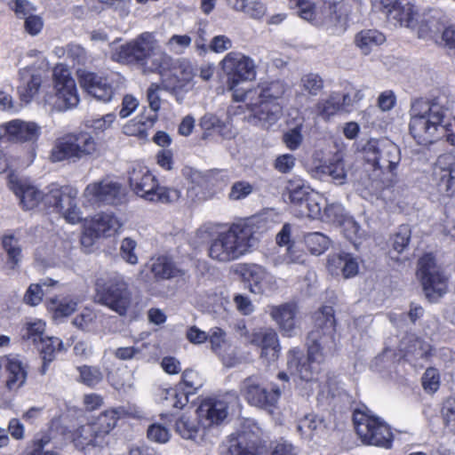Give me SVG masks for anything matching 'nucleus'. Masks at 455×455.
<instances>
[{
  "instance_id": "nucleus-1",
  "label": "nucleus",
  "mask_w": 455,
  "mask_h": 455,
  "mask_svg": "<svg viewBox=\"0 0 455 455\" xmlns=\"http://www.w3.org/2000/svg\"><path fill=\"white\" fill-rule=\"evenodd\" d=\"M335 332L334 309L324 306L315 314V328L307 337V356L299 347L288 351L287 369L290 374L306 382L315 379L321 364L336 350Z\"/></svg>"
},
{
  "instance_id": "nucleus-2",
  "label": "nucleus",
  "mask_w": 455,
  "mask_h": 455,
  "mask_svg": "<svg viewBox=\"0 0 455 455\" xmlns=\"http://www.w3.org/2000/svg\"><path fill=\"white\" fill-rule=\"evenodd\" d=\"M288 91L289 85L284 81H265L255 88L235 91V101L245 102L251 124L268 130L283 116L282 99Z\"/></svg>"
},
{
  "instance_id": "nucleus-3",
  "label": "nucleus",
  "mask_w": 455,
  "mask_h": 455,
  "mask_svg": "<svg viewBox=\"0 0 455 455\" xmlns=\"http://www.w3.org/2000/svg\"><path fill=\"white\" fill-rule=\"evenodd\" d=\"M257 227L252 219L242 220L220 232L210 243L208 253L211 259L228 263L250 253L257 245Z\"/></svg>"
},
{
  "instance_id": "nucleus-4",
  "label": "nucleus",
  "mask_w": 455,
  "mask_h": 455,
  "mask_svg": "<svg viewBox=\"0 0 455 455\" xmlns=\"http://www.w3.org/2000/svg\"><path fill=\"white\" fill-rule=\"evenodd\" d=\"M114 59L122 63L139 64L150 72H158L161 75L171 61V58L149 32H144L122 44L114 53Z\"/></svg>"
},
{
  "instance_id": "nucleus-5",
  "label": "nucleus",
  "mask_w": 455,
  "mask_h": 455,
  "mask_svg": "<svg viewBox=\"0 0 455 455\" xmlns=\"http://www.w3.org/2000/svg\"><path fill=\"white\" fill-rule=\"evenodd\" d=\"M122 408L107 410L100 413L95 420L79 427L74 433V443L79 449L86 447H104L108 443V435L115 428Z\"/></svg>"
},
{
  "instance_id": "nucleus-6",
  "label": "nucleus",
  "mask_w": 455,
  "mask_h": 455,
  "mask_svg": "<svg viewBox=\"0 0 455 455\" xmlns=\"http://www.w3.org/2000/svg\"><path fill=\"white\" fill-rule=\"evenodd\" d=\"M261 435V428L256 423L248 422L243 427L242 431L229 436L225 455H256ZM271 455L297 454L291 443L282 440L274 446Z\"/></svg>"
},
{
  "instance_id": "nucleus-7",
  "label": "nucleus",
  "mask_w": 455,
  "mask_h": 455,
  "mask_svg": "<svg viewBox=\"0 0 455 455\" xmlns=\"http://www.w3.org/2000/svg\"><path fill=\"white\" fill-rule=\"evenodd\" d=\"M129 183L133 192L147 201L172 203L180 196L177 189L160 187L156 177L140 164H134L129 171Z\"/></svg>"
},
{
  "instance_id": "nucleus-8",
  "label": "nucleus",
  "mask_w": 455,
  "mask_h": 455,
  "mask_svg": "<svg viewBox=\"0 0 455 455\" xmlns=\"http://www.w3.org/2000/svg\"><path fill=\"white\" fill-rule=\"evenodd\" d=\"M97 301L117 313L125 315L132 305L128 283L120 274H112L96 281Z\"/></svg>"
},
{
  "instance_id": "nucleus-9",
  "label": "nucleus",
  "mask_w": 455,
  "mask_h": 455,
  "mask_svg": "<svg viewBox=\"0 0 455 455\" xmlns=\"http://www.w3.org/2000/svg\"><path fill=\"white\" fill-rule=\"evenodd\" d=\"M354 423L356 434L364 444L385 449L391 448L393 433L389 426L380 418L356 411L354 414Z\"/></svg>"
},
{
  "instance_id": "nucleus-10",
  "label": "nucleus",
  "mask_w": 455,
  "mask_h": 455,
  "mask_svg": "<svg viewBox=\"0 0 455 455\" xmlns=\"http://www.w3.org/2000/svg\"><path fill=\"white\" fill-rule=\"evenodd\" d=\"M365 158L372 167V180L377 182L385 172H393L400 161V148L389 140L370 141L365 148Z\"/></svg>"
},
{
  "instance_id": "nucleus-11",
  "label": "nucleus",
  "mask_w": 455,
  "mask_h": 455,
  "mask_svg": "<svg viewBox=\"0 0 455 455\" xmlns=\"http://www.w3.org/2000/svg\"><path fill=\"white\" fill-rule=\"evenodd\" d=\"M77 190L69 186L59 187L51 185L44 197L48 209L60 213L69 224H78L83 218V212L77 205Z\"/></svg>"
},
{
  "instance_id": "nucleus-12",
  "label": "nucleus",
  "mask_w": 455,
  "mask_h": 455,
  "mask_svg": "<svg viewBox=\"0 0 455 455\" xmlns=\"http://www.w3.org/2000/svg\"><path fill=\"white\" fill-rule=\"evenodd\" d=\"M417 275L420 280L426 297L430 301H435L446 293L448 276L436 264L432 254L427 253L419 259Z\"/></svg>"
},
{
  "instance_id": "nucleus-13",
  "label": "nucleus",
  "mask_w": 455,
  "mask_h": 455,
  "mask_svg": "<svg viewBox=\"0 0 455 455\" xmlns=\"http://www.w3.org/2000/svg\"><path fill=\"white\" fill-rule=\"evenodd\" d=\"M241 395L251 406L272 412L281 396V389L273 386L267 387L262 379L252 375L243 380L240 387Z\"/></svg>"
},
{
  "instance_id": "nucleus-14",
  "label": "nucleus",
  "mask_w": 455,
  "mask_h": 455,
  "mask_svg": "<svg viewBox=\"0 0 455 455\" xmlns=\"http://www.w3.org/2000/svg\"><path fill=\"white\" fill-rule=\"evenodd\" d=\"M221 67L228 76L227 86L232 92L235 100V92L243 90L238 88L240 83L252 80L256 76L254 61L241 52H230L221 61Z\"/></svg>"
},
{
  "instance_id": "nucleus-15",
  "label": "nucleus",
  "mask_w": 455,
  "mask_h": 455,
  "mask_svg": "<svg viewBox=\"0 0 455 455\" xmlns=\"http://www.w3.org/2000/svg\"><path fill=\"white\" fill-rule=\"evenodd\" d=\"M83 196L84 203L92 206L117 205L123 203L124 193L118 182L106 178L88 184L84 190Z\"/></svg>"
},
{
  "instance_id": "nucleus-16",
  "label": "nucleus",
  "mask_w": 455,
  "mask_h": 455,
  "mask_svg": "<svg viewBox=\"0 0 455 455\" xmlns=\"http://www.w3.org/2000/svg\"><path fill=\"white\" fill-rule=\"evenodd\" d=\"M238 272L248 283L249 290L256 295H270L279 289L277 278L266 267L252 263L239 265Z\"/></svg>"
},
{
  "instance_id": "nucleus-17",
  "label": "nucleus",
  "mask_w": 455,
  "mask_h": 455,
  "mask_svg": "<svg viewBox=\"0 0 455 455\" xmlns=\"http://www.w3.org/2000/svg\"><path fill=\"white\" fill-rule=\"evenodd\" d=\"M53 83L59 109L66 111L76 108L80 98L70 70L64 65H57L53 69Z\"/></svg>"
},
{
  "instance_id": "nucleus-18",
  "label": "nucleus",
  "mask_w": 455,
  "mask_h": 455,
  "mask_svg": "<svg viewBox=\"0 0 455 455\" xmlns=\"http://www.w3.org/2000/svg\"><path fill=\"white\" fill-rule=\"evenodd\" d=\"M77 78L82 88L95 100L107 103L116 94L113 81L85 68L76 70Z\"/></svg>"
},
{
  "instance_id": "nucleus-19",
  "label": "nucleus",
  "mask_w": 455,
  "mask_h": 455,
  "mask_svg": "<svg viewBox=\"0 0 455 455\" xmlns=\"http://www.w3.org/2000/svg\"><path fill=\"white\" fill-rule=\"evenodd\" d=\"M449 108V96L443 92H438L428 98H419L412 100L409 115L416 117V114H421L425 120L443 121Z\"/></svg>"
},
{
  "instance_id": "nucleus-20",
  "label": "nucleus",
  "mask_w": 455,
  "mask_h": 455,
  "mask_svg": "<svg viewBox=\"0 0 455 455\" xmlns=\"http://www.w3.org/2000/svg\"><path fill=\"white\" fill-rule=\"evenodd\" d=\"M380 10L394 26L412 28L418 13L411 0H379Z\"/></svg>"
},
{
  "instance_id": "nucleus-21",
  "label": "nucleus",
  "mask_w": 455,
  "mask_h": 455,
  "mask_svg": "<svg viewBox=\"0 0 455 455\" xmlns=\"http://www.w3.org/2000/svg\"><path fill=\"white\" fill-rule=\"evenodd\" d=\"M433 180L437 192L451 197L455 194V156L451 154L439 156L434 167Z\"/></svg>"
},
{
  "instance_id": "nucleus-22",
  "label": "nucleus",
  "mask_w": 455,
  "mask_h": 455,
  "mask_svg": "<svg viewBox=\"0 0 455 455\" xmlns=\"http://www.w3.org/2000/svg\"><path fill=\"white\" fill-rule=\"evenodd\" d=\"M201 426L204 428L222 423L228 414V402L222 398L207 397L196 410Z\"/></svg>"
},
{
  "instance_id": "nucleus-23",
  "label": "nucleus",
  "mask_w": 455,
  "mask_h": 455,
  "mask_svg": "<svg viewBox=\"0 0 455 455\" xmlns=\"http://www.w3.org/2000/svg\"><path fill=\"white\" fill-rule=\"evenodd\" d=\"M410 116V134L418 144L427 146L434 143L440 137V131H444L443 121L423 119L422 115Z\"/></svg>"
},
{
  "instance_id": "nucleus-24",
  "label": "nucleus",
  "mask_w": 455,
  "mask_h": 455,
  "mask_svg": "<svg viewBox=\"0 0 455 455\" xmlns=\"http://www.w3.org/2000/svg\"><path fill=\"white\" fill-rule=\"evenodd\" d=\"M246 342L261 348V357L275 361L279 355V341L276 332L272 329L253 330L243 333Z\"/></svg>"
},
{
  "instance_id": "nucleus-25",
  "label": "nucleus",
  "mask_w": 455,
  "mask_h": 455,
  "mask_svg": "<svg viewBox=\"0 0 455 455\" xmlns=\"http://www.w3.org/2000/svg\"><path fill=\"white\" fill-rule=\"evenodd\" d=\"M197 73V67L189 60H180L176 68V73L172 76L163 77L164 91L171 94L178 95L194 79Z\"/></svg>"
},
{
  "instance_id": "nucleus-26",
  "label": "nucleus",
  "mask_w": 455,
  "mask_h": 455,
  "mask_svg": "<svg viewBox=\"0 0 455 455\" xmlns=\"http://www.w3.org/2000/svg\"><path fill=\"white\" fill-rule=\"evenodd\" d=\"M4 368L5 387L11 392L19 390L27 380L28 371L17 355H7L0 362Z\"/></svg>"
},
{
  "instance_id": "nucleus-27",
  "label": "nucleus",
  "mask_w": 455,
  "mask_h": 455,
  "mask_svg": "<svg viewBox=\"0 0 455 455\" xmlns=\"http://www.w3.org/2000/svg\"><path fill=\"white\" fill-rule=\"evenodd\" d=\"M162 90H164L163 82L161 84L156 83L150 84L146 91L147 101L153 114L148 116L142 115L137 117V124H139L137 132L140 135H146L147 130L153 127L158 119L157 112L161 108L160 92Z\"/></svg>"
},
{
  "instance_id": "nucleus-28",
  "label": "nucleus",
  "mask_w": 455,
  "mask_h": 455,
  "mask_svg": "<svg viewBox=\"0 0 455 455\" xmlns=\"http://www.w3.org/2000/svg\"><path fill=\"white\" fill-rule=\"evenodd\" d=\"M326 267L331 275H342L350 278L358 274L357 259L350 253L338 252L328 256Z\"/></svg>"
},
{
  "instance_id": "nucleus-29",
  "label": "nucleus",
  "mask_w": 455,
  "mask_h": 455,
  "mask_svg": "<svg viewBox=\"0 0 455 455\" xmlns=\"http://www.w3.org/2000/svg\"><path fill=\"white\" fill-rule=\"evenodd\" d=\"M123 222L113 212L95 214L88 224V229L96 237H110L122 228Z\"/></svg>"
},
{
  "instance_id": "nucleus-30",
  "label": "nucleus",
  "mask_w": 455,
  "mask_h": 455,
  "mask_svg": "<svg viewBox=\"0 0 455 455\" xmlns=\"http://www.w3.org/2000/svg\"><path fill=\"white\" fill-rule=\"evenodd\" d=\"M267 308V313L281 331L285 335L291 336L295 329L296 305L291 302H286L277 306H268Z\"/></svg>"
},
{
  "instance_id": "nucleus-31",
  "label": "nucleus",
  "mask_w": 455,
  "mask_h": 455,
  "mask_svg": "<svg viewBox=\"0 0 455 455\" xmlns=\"http://www.w3.org/2000/svg\"><path fill=\"white\" fill-rule=\"evenodd\" d=\"M7 140L13 142L35 141L40 135V127L34 122L15 119L6 123Z\"/></svg>"
},
{
  "instance_id": "nucleus-32",
  "label": "nucleus",
  "mask_w": 455,
  "mask_h": 455,
  "mask_svg": "<svg viewBox=\"0 0 455 455\" xmlns=\"http://www.w3.org/2000/svg\"><path fill=\"white\" fill-rule=\"evenodd\" d=\"M311 175L321 180L330 178L336 185L345 184L347 178L345 163L342 159H335L315 166L312 169Z\"/></svg>"
},
{
  "instance_id": "nucleus-33",
  "label": "nucleus",
  "mask_w": 455,
  "mask_h": 455,
  "mask_svg": "<svg viewBox=\"0 0 455 455\" xmlns=\"http://www.w3.org/2000/svg\"><path fill=\"white\" fill-rule=\"evenodd\" d=\"M12 190L20 199L22 207L26 210H31L37 206L40 203L48 209L44 197L47 193L44 194L36 187L25 182H12Z\"/></svg>"
},
{
  "instance_id": "nucleus-34",
  "label": "nucleus",
  "mask_w": 455,
  "mask_h": 455,
  "mask_svg": "<svg viewBox=\"0 0 455 455\" xmlns=\"http://www.w3.org/2000/svg\"><path fill=\"white\" fill-rule=\"evenodd\" d=\"M21 84L18 87L20 99L28 104L37 94L41 86L42 78L40 74L35 73L29 68L22 69L20 72Z\"/></svg>"
},
{
  "instance_id": "nucleus-35",
  "label": "nucleus",
  "mask_w": 455,
  "mask_h": 455,
  "mask_svg": "<svg viewBox=\"0 0 455 455\" xmlns=\"http://www.w3.org/2000/svg\"><path fill=\"white\" fill-rule=\"evenodd\" d=\"M399 349L404 356L411 355L415 359H423L430 355L431 346L414 334H409L401 340Z\"/></svg>"
},
{
  "instance_id": "nucleus-36",
  "label": "nucleus",
  "mask_w": 455,
  "mask_h": 455,
  "mask_svg": "<svg viewBox=\"0 0 455 455\" xmlns=\"http://www.w3.org/2000/svg\"><path fill=\"white\" fill-rule=\"evenodd\" d=\"M36 346L43 359L39 371L44 375L48 371L49 364L55 359L56 354L61 351L63 342L57 337H45Z\"/></svg>"
},
{
  "instance_id": "nucleus-37",
  "label": "nucleus",
  "mask_w": 455,
  "mask_h": 455,
  "mask_svg": "<svg viewBox=\"0 0 455 455\" xmlns=\"http://www.w3.org/2000/svg\"><path fill=\"white\" fill-rule=\"evenodd\" d=\"M386 41V36L377 29H363L355 36V44L364 55L370 54L375 48Z\"/></svg>"
},
{
  "instance_id": "nucleus-38",
  "label": "nucleus",
  "mask_w": 455,
  "mask_h": 455,
  "mask_svg": "<svg viewBox=\"0 0 455 455\" xmlns=\"http://www.w3.org/2000/svg\"><path fill=\"white\" fill-rule=\"evenodd\" d=\"M71 134L77 160L97 153L98 144L91 133L81 132Z\"/></svg>"
},
{
  "instance_id": "nucleus-39",
  "label": "nucleus",
  "mask_w": 455,
  "mask_h": 455,
  "mask_svg": "<svg viewBox=\"0 0 455 455\" xmlns=\"http://www.w3.org/2000/svg\"><path fill=\"white\" fill-rule=\"evenodd\" d=\"M191 393L185 391L181 384H179L175 387L162 390L160 399L165 407L182 409L188 403V395Z\"/></svg>"
},
{
  "instance_id": "nucleus-40",
  "label": "nucleus",
  "mask_w": 455,
  "mask_h": 455,
  "mask_svg": "<svg viewBox=\"0 0 455 455\" xmlns=\"http://www.w3.org/2000/svg\"><path fill=\"white\" fill-rule=\"evenodd\" d=\"M51 158L53 162H60L64 160H77L72 134H67L58 139L52 149Z\"/></svg>"
},
{
  "instance_id": "nucleus-41",
  "label": "nucleus",
  "mask_w": 455,
  "mask_h": 455,
  "mask_svg": "<svg viewBox=\"0 0 455 455\" xmlns=\"http://www.w3.org/2000/svg\"><path fill=\"white\" fill-rule=\"evenodd\" d=\"M227 3L233 10L255 20L262 18L267 12L266 5L260 0H227Z\"/></svg>"
},
{
  "instance_id": "nucleus-42",
  "label": "nucleus",
  "mask_w": 455,
  "mask_h": 455,
  "mask_svg": "<svg viewBox=\"0 0 455 455\" xmlns=\"http://www.w3.org/2000/svg\"><path fill=\"white\" fill-rule=\"evenodd\" d=\"M59 282L46 277L38 283H32L28 288L24 296V301L30 306H37L43 299V296L50 291L52 287L58 285Z\"/></svg>"
},
{
  "instance_id": "nucleus-43",
  "label": "nucleus",
  "mask_w": 455,
  "mask_h": 455,
  "mask_svg": "<svg viewBox=\"0 0 455 455\" xmlns=\"http://www.w3.org/2000/svg\"><path fill=\"white\" fill-rule=\"evenodd\" d=\"M326 203V199L316 193L307 196V199L294 213L299 218L319 219L322 215L323 205Z\"/></svg>"
},
{
  "instance_id": "nucleus-44",
  "label": "nucleus",
  "mask_w": 455,
  "mask_h": 455,
  "mask_svg": "<svg viewBox=\"0 0 455 455\" xmlns=\"http://www.w3.org/2000/svg\"><path fill=\"white\" fill-rule=\"evenodd\" d=\"M316 108L323 119H330L338 112L343 111L341 94L338 92H331L326 99L317 103Z\"/></svg>"
},
{
  "instance_id": "nucleus-45",
  "label": "nucleus",
  "mask_w": 455,
  "mask_h": 455,
  "mask_svg": "<svg viewBox=\"0 0 455 455\" xmlns=\"http://www.w3.org/2000/svg\"><path fill=\"white\" fill-rule=\"evenodd\" d=\"M200 422L198 419H194L190 415L182 414L175 421V431L182 438L187 440H195L199 432Z\"/></svg>"
},
{
  "instance_id": "nucleus-46",
  "label": "nucleus",
  "mask_w": 455,
  "mask_h": 455,
  "mask_svg": "<svg viewBox=\"0 0 455 455\" xmlns=\"http://www.w3.org/2000/svg\"><path fill=\"white\" fill-rule=\"evenodd\" d=\"M150 269L155 277L158 279H170L180 274V270L167 257L153 259Z\"/></svg>"
},
{
  "instance_id": "nucleus-47",
  "label": "nucleus",
  "mask_w": 455,
  "mask_h": 455,
  "mask_svg": "<svg viewBox=\"0 0 455 455\" xmlns=\"http://www.w3.org/2000/svg\"><path fill=\"white\" fill-rule=\"evenodd\" d=\"M347 216L341 204L336 202L329 203L326 201L320 220L323 222L340 226Z\"/></svg>"
},
{
  "instance_id": "nucleus-48",
  "label": "nucleus",
  "mask_w": 455,
  "mask_h": 455,
  "mask_svg": "<svg viewBox=\"0 0 455 455\" xmlns=\"http://www.w3.org/2000/svg\"><path fill=\"white\" fill-rule=\"evenodd\" d=\"M3 247L8 257V263L14 269L19 266L22 259V251L19 239L13 235H4L3 238Z\"/></svg>"
},
{
  "instance_id": "nucleus-49",
  "label": "nucleus",
  "mask_w": 455,
  "mask_h": 455,
  "mask_svg": "<svg viewBox=\"0 0 455 455\" xmlns=\"http://www.w3.org/2000/svg\"><path fill=\"white\" fill-rule=\"evenodd\" d=\"M304 240L307 250L314 255L323 254L331 244L330 238L320 232L308 233Z\"/></svg>"
},
{
  "instance_id": "nucleus-50",
  "label": "nucleus",
  "mask_w": 455,
  "mask_h": 455,
  "mask_svg": "<svg viewBox=\"0 0 455 455\" xmlns=\"http://www.w3.org/2000/svg\"><path fill=\"white\" fill-rule=\"evenodd\" d=\"M53 312L55 319L68 317L77 308V301L73 299L64 298L58 300L56 298L51 299L48 305Z\"/></svg>"
},
{
  "instance_id": "nucleus-51",
  "label": "nucleus",
  "mask_w": 455,
  "mask_h": 455,
  "mask_svg": "<svg viewBox=\"0 0 455 455\" xmlns=\"http://www.w3.org/2000/svg\"><path fill=\"white\" fill-rule=\"evenodd\" d=\"M199 125L201 129L204 131L203 138H208L212 131H218L222 136L230 137L231 133L228 134L222 133V130L227 127V125L215 115L207 113L204 115L199 122Z\"/></svg>"
},
{
  "instance_id": "nucleus-52",
  "label": "nucleus",
  "mask_w": 455,
  "mask_h": 455,
  "mask_svg": "<svg viewBox=\"0 0 455 455\" xmlns=\"http://www.w3.org/2000/svg\"><path fill=\"white\" fill-rule=\"evenodd\" d=\"M323 79L316 73L303 75L299 80V87L310 96H317L323 89Z\"/></svg>"
},
{
  "instance_id": "nucleus-53",
  "label": "nucleus",
  "mask_w": 455,
  "mask_h": 455,
  "mask_svg": "<svg viewBox=\"0 0 455 455\" xmlns=\"http://www.w3.org/2000/svg\"><path fill=\"white\" fill-rule=\"evenodd\" d=\"M146 347L145 344L140 346L135 344L129 347H119L113 352L114 356L121 361L140 360L143 356V350Z\"/></svg>"
},
{
  "instance_id": "nucleus-54",
  "label": "nucleus",
  "mask_w": 455,
  "mask_h": 455,
  "mask_svg": "<svg viewBox=\"0 0 455 455\" xmlns=\"http://www.w3.org/2000/svg\"><path fill=\"white\" fill-rule=\"evenodd\" d=\"M77 370L79 380L88 387H95L103 379V374L98 367L84 365Z\"/></svg>"
},
{
  "instance_id": "nucleus-55",
  "label": "nucleus",
  "mask_w": 455,
  "mask_h": 455,
  "mask_svg": "<svg viewBox=\"0 0 455 455\" xmlns=\"http://www.w3.org/2000/svg\"><path fill=\"white\" fill-rule=\"evenodd\" d=\"M340 227L345 237L357 246L358 240L363 236L360 225L351 216H347Z\"/></svg>"
},
{
  "instance_id": "nucleus-56",
  "label": "nucleus",
  "mask_w": 455,
  "mask_h": 455,
  "mask_svg": "<svg viewBox=\"0 0 455 455\" xmlns=\"http://www.w3.org/2000/svg\"><path fill=\"white\" fill-rule=\"evenodd\" d=\"M302 123L297 124L293 128L287 130L283 135V142L291 151L298 149L302 141Z\"/></svg>"
},
{
  "instance_id": "nucleus-57",
  "label": "nucleus",
  "mask_w": 455,
  "mask_h": 455,
  "mask_svg": "<svg viewBox=\"0 0 455 455\" xmlns=\"http://www.w3.org/2000/svg\"><path fill=\"white\" fill-rule=\"evenodd\" d=\"M322 425V420L314 414H307L303 419H299L297 425V430L302 436L312 437L314 432L319 426Z\"/></svg>"
},
{
  "instance_id": "nucleus-58",
  "label": "nucleus",
  "mask_w": 455,
  "mask_h": 455,
  "mask_svg": "<svg viewBox=\"0 0 455 455\" xmlns=\"http://www.w3.org/2000/svg\"><path fill=\"white\" fill-rule=\"evenodd\" d=\"M305 257L306 254L304 253V251L298 248L295 245V243H292L286 248V252L283 255V259H277L275 260V265L276 266L283 263L303 264L305 262Z\"/></svg>"
},
{
  "instance_id": "nucleus-59",
  "label": "nucleus",
  "mask_w": 455,
  "mask_h": 455,
  "mask_svg": "<svg viewBox=\"0 0 455 455\" xmlns=\"http://www.w3.org/2000/svg\"><path fill=\"white\" fill-rule=\"evenodd\" d=\"M212 349L214 353L220 355L227 345L226 331L220 327H212L207 333Z\"/></svg>"
},
{
  "instance_id": "nucleus-60",
  "label": "nucleus",
  "mask_w": 455,
  "mask_h": 455,
  "mask_svg": "<svg viewBox=\"0 0 455 455\" xmlns=\"http://www.w3.org/2000/svg\"><path fill=\"white\" fill-rule=\"evenodd\" d=\"M253 192V186L245 180L235 182L230 188L228 197L233 201H240L249 196Z\"/></svg>"
},
{
  "instance_id": "nucleus-61",
  "label": "nucleus",
  "mask_w": 455,
  "mask_h": 455,
  "mask_svg": "<svg viewBox=\"0 0 455 455\" xmlns=\"http://www.w3.org/2000/svg\"><path fill=\"white\" fill-rule=\"evenodd\" d=\"M44 329L45 323L37 320L32 323H28L26 328V333L24 337L31 340L34 344L37 345L42 339H44L46 336H44Z\"/></svg>"
},
{
  "instance_id": "nucleus-62",
  "label": "nucleus",
  "mask_w": 455,
  "mask_h": 455,
  "mask_svg": "<svg viewBox=\"0 0 455 455\" xmlns=\"http://www.w3.org/2000/svg\"><path fill=\"white\" fill-rule=\"evenodd\" d=\"M411 228L408 225H402L399 227L397 232L393 237V248L398 253L403 251L407 247L411 239Z\"/></svg>"
},
{
  "instance_id": "nucleus-63",
  "label": "nucleus",
  "mask_w": 455,
  "mask_h": 455,
  "mask_svg": "<svg viewBox=\"0 0 455 455\" xmlns=\"http://www.w3.org/2000/svg\"><path fill=\"white\" fill-rule=\"evenodd\" d=\"M137 243L132 238L126 237L122 240L120 245V255L124 260L131 265L138 263V257L134 252Z\"/></svg>"
},
{
  "instance_id": "nucleus-64",
  "label": "nucleus",
  "mask_w": 455,
  "mask_h": 455,
  "mask_svg": "<svg viewBox=\"0 0 455 455\" xmlns=\"http://www.w3.org/2000/svg\"><path fill=\"white\" fill-rule=\"evenodd\" d=\"M422 386L426 392L435 393L440 387V376L436 369L428 368L422 376Z\"/></svg>"
}]
</instances>
